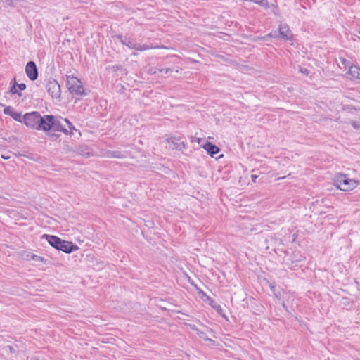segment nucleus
I'll return each mask as SVG.
<instances>
[{
  "instance_id": "1",
  "label": "nucleus",
  "mask_w": 360,
  "mask_h": 360,
  "mask_svg": "<svg viewBox=\"0 0 360 360\" xmlns=\"http://www.w3.org/2000/svg\"><path fill=\"white\" fill-rule=\"evenodd\" d=\"M60 116L53 115H44L39 117L37 124V131H43L45 133L48 131H60L68 135V129L61 124L60 121Z\"/></svg>"
},
{
  "instance_id": "2",
  "label": "nucleus",
  "mask_w": 360,
  "mask_h": 360,
  "mask_svg": "<svg viewBox=\"0 0 360 360\" xmlns=\"http://www.w3.org/2000/svg\"><path fill=\"white\" fill-rule=\"evenodd\" d=\"M42 239H45L49 244L58 251H62L66 254H70L79 248L72 241L65 240L55 235L44 233L41 236Z\"/></svg>"
},
{
  "instance_id": "3",
  "label": "nucleus",
  "mask_w": 360,
  "mask_h": 360,
  "mask_svg": "<svg viewBox=\"0 0 360 360\" xmlns=\"http://www.w3.org/2000/svg\"><path fill=\"white\" fill-rule=\"evenodd\" d=\"M66 86L69 92L73 96L82 97L90 92L83 86L81 80L73 75L66 76Z\"/></svg>"
},
{
  "instance_id": "4",
  "label": "nucleus",
  "mask_w": 360,
  "mask_h": 360,
  "mask_svg": "<svg viewBox=\"0 0 360 360\" xmlns=\"http://www.w3.org/2000/svg\"><path fill=\"white\" fill-rule=\"evenodd\" d=\"M359 181L350 179L348 175L338 174L334 179V185L340 190L349 191L354 189L359 184Z\"/></svg>"
},
{
  "instance_id": "5",
  "label": "nucleus",
  "mask_w": 360,
  "mask_h": 360,
  "mask_svg": "<svg viewBox=\"0 0 360 360\" xmlns=\"http://www.w3.org/2000/svg\"><path fill=\"white\" fill-rule=\"evenodd\" d=\"M46 88L49 94L53 98L60 101L61 89L60 86L58 81L53 78L49 77L46 84Z\"/></svg>"
},
{
  "instance_id": "6",
  "label": "nucleus",
  "mask_w": 360,
  "mask_h": 360,
  "mask_svg": "<svg viewBox=\"0 0 360 360\" xmlns=\"http://www.w3.org/2000/svg\"><path fill=\"white\" fill-rule=\"evenodd\" d=\"M39 117L40 112L38 111L27 112L22 116V123L32 129L37 130Z\"/></svg>"
},
{
  "instance_id": "7",
  "label": "nucleus",
  "mask_w": 360,
  "mask_h": 360,
  "mask_svg": "<svg viewBox=\"0 0 360 360\" xmlns=\"http://www.w3.org/2000/svg\"><path fill=\"white\" fill-rule=\"evenodd\" d=\"M199 297L204 302H207L210 306L213 308L219 315L222 316L226 321L228 317L224 312L222 307L218 304L212 298L207 295L203 290H199Z\"/></svg>"
},
{
  "instance_id": "8",
  "label": "nucleus",
  "mask_w": 360,
  "mask_h": 360,
  "mask_svg": "<svg viewBox=\"0 0 360 360\" xmlns=\"http://www.w3.org/2000/svg\"><path fill=\"white\" fill-rule=\"evenodd\" d=\"M273 37L276 39H282L285 40H292L293 34L288 24H281L278 27V32H273Z\"/></svg>"
},
{
  "instance_id": "9",
  "label": "nucleus",
  "mask_w": 360,
  "mask_h": 360,
  "mask_svg": "<svg viewBox=\"0 0 360 360\" xmlns=\"http://www.w3.org/2000/svg\"><path fill=\"white\" fill-rule=\"evenodd\" d=\"M166 141L172 150L181 151L186 148V143L181 137L170 136L166 139Z\"/></svg>"
},
{
  "instance_id": "10",
  "label": "nucleus",
  "mask_w": 360,
  "mask_h": 360,
  "mask_svg": "<svg viewBox=\"0 0 360 360\" xmlns=\"http://www.w3.org/2000/svg\"><path fill=\"white\" fill-rule=\"evenodd\" d=\"M25 73L31 81H35L39 77L38 68L36 63L30 60L25 65Z\"/></svg>"
},
{
  "instance_id": "11",
  "label": "nucleus",
  "mask_w": 360,
  "mask_h": 360,
  "mask_svg": "<svg viewBox=\"0 0 360 360\" xmlns=\"http://www.w3.org/2000/svg\"><path fill=\"white\" fill-rule=\"evenodd\" d=\"M20 256L22 257V258L23 259L27 260V261L34 260L35 262H44V263H45L46 261V259L44 257L37 255H35L32 252H28V251H22L20 253Z\"/></svg>"
},
{
  "instance_id": "12",
  "label": "nucleus",
  "mask_w": 360,
  "mask_h": 360,
  "mask_svg": "<svg viewBox=\"0 0 360 360\" xmlns=\"http://www.w3.org/2000/svg\"><path fill=\"white\" fill-rule=\"evenodd\" d=\"M202 147L206 150L207 154L212 158L216 154H217L220 150L219 148L217 146L210 141H206V143L203 144Z\"/></svg>"
},
{
  "instance_id": "13",
  "label": "nucleus",
  "mask_w": 360,
  "mask_h": 360,
  "mask_svg": "<svg viewBox=\"0 0 360 360\" xmlns=\"http://www.w3.org/2000/svg\"><path fill=\"white\" fill-rule=\"evenodd\" d=\"M75 153L87 158L90 157L91 155V153L89 151V148L85 145H75Z\"/></svg>"
},
{
  "instance_id": "14",
  "label": "nucleus",
  "mask_w": 360,
  "mask_h": 360,
  "mask_svg": "<svg viewBox=\"0 0 360 360\" xmlns=\"http://www.w3.org/2000/svg\"><path fill=\"white\" fill-rule=\"evenodd\" d=\"M348 73L354 79H360V68L356 65L349 66Z\"/></svg>"
},
{
  "instance_id": "15",
  "label": "nucleus",
  "mask_w": 360,
  "mask_h": 360,
  "mask_svg": "<svg viewBox=\"0 0 360 360\" xmlns=\"http://www.w3.org/2000/svg\"><path fill=\"white\" fill-rule=\"evenodd\" d=\"M106 69L112 70L114 72L119 70L122 72V74H121L122 75H125L127 73L126 69L124 68V67L122 65H112V66H108Z\"/></svg>"
},
{
  "instance_id": "16",
  "label": "nucleus",
  "mask_w": 360,
  "mask_h": 360,
  "mask_svg": "<svg viewBox=\"0 0 360 360\" xmlns=\"http://www.w3.org/2000/svg\"><path fill=\"white\" fill-rule=\"evenodd\" d=\"M271 38H273V32H270L264 36L256 37L254 39V41L257 42L258 41H268Z\"/></svg>"
},
{
  "instance_id": "17",
  "label": "nucleus",
  "mask_w": 360,
  "mask_h": 360,
  "mask_svg": "<svg viewBox=\"0 0 360 360\" xmlns=\"http://www.w3.org/2000/svg\"><path fill=\"white\" fill-rule=\"evenodd\" d=\"M151 48H152L151 46H150L149 45H148L146 44H139L136 43L135 47L134 48V49H135L136 51H144L148 50Z\"/></svg>"
},
{
  "instance_id": "18",
  "label": "nucleus",
  "mask_w": 360,
  "mask_h": 360,
  "mask_svg": "<svg viewBox=\"0 0 360 360\" xmlns=\"http://www.w3.org/2000/svg\"><path fill=\"white\" fill-rule=\"evenodd\" d=\"M64 121L66 122V124L69 128V130H68V134L72 135L73 131H77V129L75 128V127L73 125V124L69 120V119L65 118Z\"/></svg>"
},
{
  "instance_id": "19",
  "label": "nucleus",
  "mask_w": 360,
  "mask_h": 360,
  "mask_svg": "<svg viewBox=\"0 0 360 360\" xmlns=\"http://www.w3.org/2000/svg\"><path fill=\"white\" fill-rule=\"evenodd\" d=\"M22 116L21 112L14 111L11 117L15 121L22 123Z\"/></svg>"
},
{
  "instance_id": "20",
  "label": "nucleus",
  "mask_w": 360,
  "mask_h": 360,
  "mask_svg": "<svg viewBox=\"0 0 360 360\" xmlns=\"http://www.w3.org/2000/svg\"><path fill=\"white\" fill-rule=\"evenodd\" d=\"M110 157L115 158H119L122 159L126 158V155L124 153L120 151V150H115L111 152Z\"/></svg>"
},
{
  "instance_id": "21",
  "label": "nucleus",
  "mask_w": 360,
  "mask_h": 360,
  "mask_svg": "<svg viewBox=\"0 0 360 360\" xmlns=\"http://www.w3.org/2000/svg\"><path fill=\"white\" fill-rule=\"evenodd\" d=\"M17 85L18 84L10 86L9 92L11 94H17L19 96H22V93L18 90Z\"/></svg>"
},
{
  "instance_id": "22",
  "label": "nucleus",
  "mask_w": 360,
  "mask_h": 360,
  "mask_svg": "<svg viewBox=\"0 0 360 360\" xmlns=\"http://www.w3.org/2000/svg\"><path fill=\"white\" fill-rule=\"evenodd\" d=\"M125 42L126 44H124L123 45L127 46L128 48L134 49V48L135 47L136 42L131 38L127 37Z\"/></svg>"
},
{
  "instance_id": "23",
  "label": "nucleus",
  "mask_w": 360,
  "mask_h": 360,
  "mask_svg": "<svg viewBox=\"0 0 360 360\" xmlns=\"http://www.w3.org/2000/svg\"><path fill=\"white\" fill-rule=\"evenodd\" d=\"M270 8H271V12L276 15V16H280V10L278 6L276 4H272L270 5Z\"/></svg>"
},
{
  "instance_id": "24",
  "label": "nucleus",
  "mask_w": 360,
  "mask_h": 360,
  "mask_svg": "<svg viewBox=\"0 0 360 360\" xmlns=\"http://www.w3.org/2000/svg\"><path fill=\"white\" fill-rule=\"evenodd\" d=\"M54 132L55 131H48V133H46V135L49 136L51 139L52 141H56L60 136V134H56Z\"/></svg>"
},
{
  "instance_id": "25",
  "label": "nucleus",
  "mask_w": 360,
  "mask_h": 360,
  "mask_svg": "<svg viewBox=\"0 0 360 360\" xmlns=\"http://www.w3.org/2000/svg\"><path fill=\"white\" fill-rule=\"evenodd\" d=\"M15 111V109L12 106H6L4 109V113L5 115L11 116L12 113Z\"/></svg>"
},
{
  "instance_id": "26",
  "label": "nucleus",
  "mask_w": 360,
  "mask_h": 360,
  "mask_svg": "<svg viewBox=\"0 0 360 360\" xmlns=\"http://www.w3.org/2000/svg\"><path fill=\"white\" fill-rule=\"evenodd\" d=\"M270 288H271V290L272 292V293L274 294V295L278 298V299H280L281 298V293L279 292H276V286L273 284H270Z\"/></svg>"
},
{
  "instance_id": "27",
  "label": "nucleus",
  "mask_w": 360,
  "mask_h": 360,
  "mask_svg": "<svg viewBox=\"0 0 360 360\" xmlns=\"http://www.w3.org/2000/svg\"><path fill=\"white\" fill-rule=\"evenodd\" d=\"M193 330H195V328H192ZM197 331V334L201 338H203L205 340L212 341V339L207 338L205 336V333L204 332L200 331L198 329H195Z\"/></svg>"
},
{
  "instance_id": "28",
  "label": "nucleus",
  "mask_w": 360,
  "mask_h": 360,
  "mask_svg": "<svg viewBox=\"0 0 360 360\" xmlns=\"http://www.w3.org/2000/svg\"><path fill=\"white\" fill-rule=\"evenodd\" d=\"M113 37L117 39L122 44H126V42H125V41L127 39L126 36L124 37L122 34H116Z\"/></svg>"
},
{
  "instance_id": "29",
  "label": "nucleus",
  "mask_w": 360,
  "mask_h": 360,
  "mask_svg": "<svg viewBox=\"0 0 360 360\" xmlns=\"http://www.w3.org/2000/svg\"><path fill=\"white\" fill-rule=\"evenodd\" d=\"M64 149L65 150V151L67 153H75V145H74V146L66 145L65 146Z\"/></svg>"
},
{
  "instance_id": "30",
  "label": "nucleus",
  "mask_w": 360,
  "mask_h": 360,
  "mask_svg": "<svg viewBox=\"0 0 360 360\" xmlns=\"http://www.w3.org/2000/svg\"><path fill=\"white\" fill-rule=\"evenodd\" d=\"M343 300H345V302H344V305L345 307L347 308V309H352L353 307V303L352 302H350L348 300L347 297H345L343 298Z\"/></svg>"
},
{
  "instance_id": "31",
  "label": "nucleus",
  "mask_w": 360,
  "mask_h": 360,
  "mask_svg": "<svg viewBox=\"0 0 360 360\" xmlns=\"http://www.w3.org/2000/svg\"><path fill=\"white\" fill-rule=\"evenodd\" d=\"M158 70H159V69H158V68H157L151 67V68H150L148 70L147 73H148V75H155V74H157L158 72H159Z\"/></svg>"
},
{
  "instance_id": "32",
  "label": "nucleus",
  "mask_w": 360,
  "mask_h": 360,
  "mask_svg": "<svg viewBox=\"0 0 360 360\" xmlns=\"http://www.w3.org/2000/svg\"><path fill=\"white\" fill-rule=\"evenodd\" d=\"M299 72L304 74L306 76H308L310 74V70L309 69L302 68L301 66H299Z\"/></svg>"
},
{
  "instance_id": "33",
  "label": "nucleus",
  "mask_w": 360,
  "mask_h": 360,
  "mask_svg": "<svg viewBox=\"0 0 360 360\" xmlns=\"http://www.w3.org/2000/svg\"><path fill=\"white\" fill-rule=\"evenodd\" d=\"M352 127L355 129H360V122L352 120L350 122Z\"/></svg>"
},
{
  "instance_id": "34",
  "label": "nucleus",
  "mask_w": 360,
  "mask_h": 360,
  "mask_svg": "<svg viewBox=\"0 0 360 360\" xmlns=\"http://www.w3.org/2000/svg\"><path fill=\"white\" fill-rule=\"evenodd\" d=\"M159 72H164L165 75L168 73H171L173 72V70L172 68H161L158 70Z\"/></svg>"
},
{
  "instance_id": "35",
  "label": "nucleus",
  "mask_w": 360,
  "mask_h": 360,
  "mask_svg": "<svg viewBox=\"0 0 360 360\" xmlns=\"http://www.w3.org/2000/svg\"><path fill=\"white\" fill-rule=\"evenodd\" d=\"M2 139L4 140V141H6L7 142H12L13 140H17L18 138L15 136H11L8 138H6V137H2Z\"/></svg>"
},
{
  "instance_id": "36",
  "label": "nucleus",
  "mask_w": 360,
  "mask_h": 360,
  "mask_svg": "<svg viewBox=\"0 0 360 360\" xmlns=\"http://www.w3.org/2000/svg\"><path fill=\"white\" fill-rule=\"evenodd\" d=\"M191 139V142L193 143L195 141L198 142L199 144H200V143L202 142V138H196L195 136H191L190 138Z\"/></svg>"
},
{
  "instance_id": "37",
  "label": "nucleus",
  "mask_w": 360,
  "mask_h": 360,
  "mask_svg": "<svg viewBox=\"0 0 360 360\" xmlns=\"http://www.w3.org/2000/svg\"><path fill=\"white\" fill-rule=\"evenodd\" d=\"M26 84L25 83H20L18 84L17 87L18 90L21 92L22 91H24L26 89Z\"/></svg>"
},
{
  "instance_id": "38",
  "label": "nucleus",
  "mask_w": 360,
  "mask_h": 360,
  "mask_svg": "<svg viewBox=\"0 0 360 360\" xmlns=\"http://www.w3.org/2000/svg\"><path fill=\"white\" fill-rule=\"evenodd\" d=\"M30 360H49V359L43 356H35L31 357Z\"/></svg>"
},
{
  "instance_id": "39",
  "label": "nucleus",
  "mask_w": 360,
  "mask_h": 360,
  "mask_svg": "<svg viewBox=\"0 0 360 360\" xmlns=\"http://www.w3.org/2000/svg\"><path fill=\"white\" fill-rule=\"evenodd\" d=\"M304 257H302V255H300L299 259H297L296 260H292V264H295L296 262H301V261L304 260Z\"/></svg>"
},
{
  "instance_id": "40",
  "label": "nucleus",
  "mask_w": 360,
  "mask_h": 360,
  "mask_svg": "<svg viewBox=\"0 0 360 360\" xmlns=\"http://www.w3.org/2000/svg\"><path fill=\"white\" fill-rule=\"evenodd\" d=\"M191 283V285H193L194 286V288H195V290L198 292V295H199V290H202L200 289L196 284H194L193 283Z\"/></svg>"
},
{
  "instance_id": "41",
  "label": "nucleus",
  "mask_w": 360,
  "mask_h": 360,
  "mask_svg": "<svg viewBox=\"0 0 360 360\" xmlns=\"http://www.w3.org/2000/svg\"><path fill=\"white\" fill-rule=\"evenodd\" d=\"M258 178V175L257 174H252L251 179L253 182H256V179Z\"/></svg>"
},
{
  "instance_id": "42",
  "label": "nucleus",
  "mask_w": 360,
  "mask_h": 360,
  "mask_svg": "<svg viewBox=\"0 0 360 360\" xmlns=\"http://www.w3.org/2000/svg\"><path fill=\"white\" fill-rule=\"evenodd\" d=\"M342 63L346 66L348 64H349L350 63L347 59L344 58L342 60Z\"/></svg>"
},
{
  "instance_id": "43",
  "label": "nucleus",
  "mask_w": 360,
  "mask_h": 360,
  "mask_svg": "<svg viewBox=\"0 0 360 360\" xmlns=\"http://www.w3.org/2000/svg\"><path fill=\"white\" fill-rule=\"evenodd\" d=\"M1 158L4 159V160H8L10 158V156L9 155H5L4 154H2L1 155Z\"/></svg>"
},
{
  "instance_id": "44",
  "label": "nucleus",
  "mask_w": 360,
  "mask_h": 360,
  "mask_svg": "<svg viewBox=\"0 0 360 360\" xmlns=\"http://www.w3.org/2000/svg\"><path fill=\"white\" fill-rule=\"evenodd\" d=\"M282 307L285 309L286 311L288 312V307L284 302L282 303Z\"/></svg>"
},
{
  "instance_id": "45",
  "label": "nucleus",
  "mask_w": 360,
  "mask_h": 360,
  "mask_svg": "<svg viewBox=\"0 0 360 360\" xmlns=\"http://www.w3.org/2000/svg\"><path fill=\"white\" fill-rule=\"evenodd\" d=\"M18 84L16 80H15V78H14L10 83V86H12V84Z\"/></svg>"
},
{
  "instance_id": "46",
  "label": "nucleus",
  "mask_w": 360,
  "mask_h": 360,
  "mask_svg": "<svg viewBox=\"0 0 360 360\" xmlns=\"http://www.w3.org/2000/svg\"><path fill=\"white\" fill-rule=\"evenodd\" d=\"M13 0H6V3L8 5L11 6L13 5Z\"/></svg>"
},
{
  "instance_id": "47",
  "label": "nucleus",
  "mask_w": 360,
  "mask_h": 360,
  "mask_svg": "<svg viewBox=\"0 0 360 360\" xmlns=\"http://www.w3.org/2000/svg\"><path fill=\"white\" fill-rule=\"evenodd\" d=\"M6 147H7L6 145H5V144H0V150L6 149Z\"/></svg>"
},
{
  "instance_id": "48",
  "label": "nucleus",
  "mask_w": 360,
  "mask_h": 360,
  "mask_svg": "<svg viewBox=\"0 0 360 360\" xmlns=\"http://www.w3.org/2000/svg\"><path fill=\"white\" fill-rule=\"evenodd\" d=\"M250 301H251V302H254V304L256 305V301L257 300L251 297Z\"/></svg>"
},
{
  "instance_id": "49",
  "label": "nucleus",
  "mask_w": 360,
  "mask_h": 360,
  "mask_svg": "<svg viewBox=\"0 0 360 360\" xmlns=\"http://www.w3.org/2000/svg\"><path fill=\"white\" fill-rule=\"evenodd\" d=\"M136 55H137V53H132V56H136Z\"/></svg>"
}]
</instances>
